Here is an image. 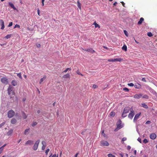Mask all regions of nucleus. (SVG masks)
Returning a JSON list of instances; mask_svg holds the SVG:
<instances>
[{"label":"nucleus","instance_id":"12","mask_svg":"<svg viewBox=\"0 0 157 157\" xmlns=\"http://www.w3.org/2000/svg\"><path fill=\"white\" fill-rule=\"evenodd\" d=\"M33 143V141L32 140H28L25 143V145H32Z\"/></svg>","mask_w":157,"mask_h":157},{"label":"nucleus","instance_id":"36","mask_svg":"<svg viewBox=\"0 0 157 157\" xmlns=\"http://www.w3.org/2000/svg\"><path fill=\"white\" fill-rule=\"evenodd\" d=\"M11 36V34L7 35L5 36V38L6 39H9L10 38Z\"/></svg>","mask_w":157,"mask_h":157},{"label":"nucleus","instance_id":"33","mask_svg":"<svg viewBox=\"0 0 157 157\" xmlns=\"http://www.w3.org/2000/svg\"><path fill=\"white\" fill-rule=\"evenodd\" d=\"M142 98H145L146 99H147L148 98V96L147 95L145 94L143 96H142Z\"/></svg>","mask_w":157,"mask_h":157},{"label":"nucleus","instance_id":"11","mask_svg":"<svg viewBox=\"0 0 157 157\" xmlns=\"http://www.w3.org/2000/svg\"><path fill=\"white\" fill-rule=\"evenodd\" d=\"M141 114V113H137V114H136L134 118V119H133V121H136L137 120L138 118L140 116V115Z\"/></svg>","mask_w":157,"mask_h":157},{"label":"nucleus","instance_id":"5","mask_svg":"<svg viewBox=\"0 0 157 157\" xmlns=\"http://www.w3.org/2000/svg\"><path fill=\"white\" fill-rule=\"evenodd\" d=\"M13 87L11 86H10L8 88L7 91L8 92V94L10 95V94H13L14 92L13 91Z\"/></svg>","mask_w":157,"mask_h":157},{"label":"nucleus","instance_id":"38","mask_svg":"<svg viewBox=\"0 0 157 157\" xmlns=\"http://www.w3.org/2000/svg\"><path fill=\"white\" fill-rule=\"evenodd\" d=\"M143 142L144 143L146 144L148 142V141L147 139H145L143 140Z\"/></svg>","mask_w":157,"mask_h":157},{"label":"nucleus","instance_id":"52","mask_svg":"<svg viewBox=\"0 0 157 157\" xmlns=\"http://www.w3.org/2000/svg\"><path fill=\"white\" fill-rule=\"evenodd\" d=\"M46 145H43L42 147V149L43 150H44L45 148Z\"/></svg>","mask_w":157,"mask_h":157},{"label":"nucleus","instance_id":"50","mask_svg":"<svg viewBox=\"0 0 157 157\" xmlns=\"http://www.w3.org/2000/svg\"><path fill=\"white\" fill-rule=\"evenodd\" d=\"M151 123V122L149 121H147L146 123V124H149Z\"/></svg>","mask_w":157,"mask_h":157},{"label":"nucleus","instance_id":"15","mask_svg":"<svg viewBox=\"0 0 157 157\" xmlns=\"http://www.w3.org/2000/svg\"><path fill=\"white\" fill-rule=\"evenodd\" d=\"M134 86L136 88L139 89L141 88V85L140 84L137 83L136 84L134 85Z\"/></svg>","mask_w":157,"mask_h":157},{"label":"nucleus","instance_id":"23","mask_svg":"<svg viewBox=\"0 0 157 157\" xmlns=\"http://www.w3.org/2000/svg\"><path fill=\"white\" fill-rule=\"evenodd\" d=\"M16 122V120L14 118H13L11 121V122L12 124H15Z\"/></svg>","mask_w":157,"mask_h":157},{"label":"nucleus","instance_id":"56","mask_svg":"<svg viewBox=\"0 0 157 157\" xmlns=\"http://www.w3.org/2000/svg\"><path fill=\"white\" fill-rule=\"evenodd\" d=\"M142 81L146 82V80L145 78H143L141 80Z\"/></svg>","mask_w":157,"mask_h":157},{"label":"nucleus","instance_id":"45","mask_svg":"<svg viewBox=\"0 0 157 157\" xmlns=\"http://www.w3.org/2000/svg\"><path fill=\"white\" fill-rule=\"evenodd\" d=\"M126 113H124L123 112V113H122V117H125L126 116Z\"/></svg>","mask_w":157,"mask_h":157},{"label":"nucleus","instance_id":"25","mask_svg":"<svg viewBox=\"0 0 157 157\" xmlns=\"http://www.w3.org/2000/svg\"><path fill=\"white\" fill-rule=\"evenodd\" d=\"M115 62V61H119L121 62L123 60V59L119 58H116L114 59Z\"/></svg>","mask_w":157,"mask_h":157},{"label":"nucleus","instance_id":"24","mask_svg":"<svg viewBox=\"0 0 157 157\" xmlns=\"http://www.w3.org/2000/svg\"><path fill=\"white\" fill-rule=\"evenodd\" d=\"M13 132V130L12 129H11L9 130L7 133V134L8 136L10 135Z\"/></svg>","mask_w":157,"mask_h":157},{"label":"nucleus","instance_id":"42","mask_svg":"<svg viewBox=\"0 0 157 157\" xmlns=\"http://www.w3.org/2000/svg\"><path fill=\"white\" fill-rule=\"evenodd\" d=\"M98 87V86L95 84H93V89H95L96 88H97Z\"/></svg>","mask_w":157,"mask_h":157},{"label":"nucleus","instance_id":"60","mask_svg":"<svg viewBox=\"0 0 157 157\" xmlns=\"http://www.w3.org/2000/svg\"><path fill=\"white\" fill-rule=\"evenodd\" d=\"M4 123H2L0 124V128H1L4 124Z\"/></svg>","mask_w":157,"mask_h":157},{"label":"nucleus","instance_id":"63","mask_svg":"<svg viewBox=\"0 0 157 157\" xmlns=\"http://www.w3.org/2000/svg\"><path fill=\"white\" fill-rule=\"evenodd\" d=\"M36 46L38 48H39L40 47V44H38L36 45Z\"/></svg>","mask_w":157,"mask_h":157},{"label":"nucleus","instance_id":"18","mask_svg":"<svg viewBox=\"0 0 157 157\" xmlns=\"http://www.w3.org/2000/svg\"><path fill=\"white\" fill-rule=\"evenodd\" d=\"M9 4L10 7L13 9L14 10H16V8L15 7L13 3L11 2H9Z\"/></svg>","mask_w":157,"mask_h":157},{"label":"nucleus","instance_id":"40","mask_svg":"<svg viewBox=\"0 0 157 157\" xmlns=\"http://www.w3.org/2000/svg\"><path fill=\"white\" fill-rule=\"evenodd\" d=\"M128 86H134V84L132 83H128Z\"/></svg>","mask_w":157,"mask_h":157},{"label":"nucleus","instance_id":"35","mask_svg":"<svg viewBox=\"0 0 157 157\" xmlns=\"http://www.w3.org/2000/svg\"><path fill=\"white\" fill-rule=\"evenodd\" d=\"M17 75L21 79L22 78V77L21 76V74L20 73L17 74Z\"/></svg>","mask_w":157,"mask_h":157},{"label":"nucleus","instance_id":"57","mask_svg":"<svg viewBox=\"0 0 157 157\" xmlns=\"http://www.w3.org/2000/svg\"><path fill=\"white\" fill-rule=\"evenodd\" d=\"M37 13H38V14L39 16H40V10L38 9V10H37Z\"/></svg>","mask_w":157,"mask_h":157},{"label":"nucleus","instance_id":"41","mask_svg":"<svg viewBox=\"0 0 157 157\" xmlns=\"http://www.w3.org/2000/svg\"><path fill=\"white\" fill-rule=\"evenodd\" d=\"M50 150L49 148L47 149L45 151V153L46 154V155H47L48 154V153L49 151Z\"/></svg>","mask_w":157,"mask_h":157},{"label":"nucleus","instance_id":"22","mask_svg":"<svg viewBox=\"0 0 157 157\" xmlns=\"http://www.w3.org/2000/svg\"><path fill=\"white\" fill-rule=\"evenodd\" d=\"M22 117H23V118L24 119H26V118H27V116L26 115V114L24 112H22Z\"/></svg>","mask_w":157,"mask_h":157},{"label":"nucleus","instance_id":"9","mask_svg":"<svg viewBox=\"0 0 157 157\" xmlns=\"http://www.w3.org/2000/svg\"><path fill=\"white\" fill-rule=\"evenodd\" d=\"M142 95L143 94H136L134 95V98H135L139 99L141 97Z\"/></svg>","mask_w":157,"mask_h":157},{"label":"nucleus","instance_id":"54","mask_svg":"<svg viewBox=\"0 0 157 157\" xmlns=\"http://www.w3.org/2000/svg\"><path fill=\"white\" fill-rule=\"evenodd\" d=\"M138 141L140 142V143H141V140L140 138H139L137 139Z\"/></svg>","mask_w":157,"mask_h":157},{"label":"nucleus","instance_id":"31","mask_svg":"<svg viewBox=\"0 0 157 157\" xmlns=\"http://www.w3.org/2000/svg\"><path fill=\"white\" fill-rule=\"evenodd\" d=\"M37 124V123L36 122H33L32 124V125L33 127H34Z\"/></svg>","mask_w":157,"mask_h":157},{"label":"nucleus","instance_id":"58","mask_svg":"<svg viewBox=\"0 0 157 157\" xmlns=\"http://www.w3.org/2000/svg\"><path fill=\"white\" fill-rule=\"evenodd\" d=\"M3 148H2V147L0 148V154L2 153L3 151Z\"/></svg>","mask_w":157,"mask_h":157},{"label":"nucleus","instance_id":"30","mask_svg":"<svg viewBox=\"0 0 157 157\" xmlns=\"http://www.w3.org/2000/svg\"><path fill=\"white\" fill-rule=\"evenodd\" d=\"M142 106L144 107L146 109L148 108V106L147 105H146L145 103H143L142 104Z\"/></svg>","mask_w":157,"mask_h":157},{"label":"nucleus","instance_id":"39","mask_svg":"<svg viewBox=\"0 0 157 157\" xmlns=\"http://www.w3.org/2000/svg\"><path fill=\"white\" fill-rule=\"evenodd\" d=\"M20 27V25H18V24H16L15 25L14 28V29H15V28H19Z\"/></svg>","mask_w":157,"mask_h":157},{"label":"nucleus","instance_id":"1","mask_svg":"<svg viewBox=\"0 0 157 157\" xmlns=\"http://www.w3.org/2000/svg\"><path fill=\"white\" fill-rule=\"evenodd\" d=\"M134 114V112L132 110V108L130 109V113L128 115V117L130 119H132Z\"/></svg>","mask_w":157,"mask_h":157},{"label":"nucleus","instance_id":"14","mask_svg":"<svg viewBox=\"0 0 157 157\" xmlns=\"http://www.w3.org/2000/svg\"><path fill=\"white\" fill-rule=\"evenodd\" d=\"M12 85L13 86H15L17 85V82L15 80H13L11 82Z\"/></svg>","mask_w":157,"mask_h":157},{"label":"nucleus","instance_id":"16","mask_svg":"<svg viewBox=\"0 0 157 157\" xmlns=\"http://www.w3.org/2000/svg\"><path fill=\"white\" fill-rule=\"evenodd\" d=\"M85 51H86L88 52H90L92 53H94L95 52V51L93 50L92 48L88 49L86 50Z\"/></svg>","mask_w":157,"mask_h":157},{"label":"nucleus","instance_id":"44","mask_svg":"<svg viewBox=\"0 0 157 157\" xmlns=\"http://www.w3.org/2000/svg\"><path fill=\"white\" fill-rule=\"evenodd\" d=\"M108 61L109 62H115L114 59H109L108 60Z\"/></svg>","mask_w":157,"mask_h":157},{"label":"nucleus","instance_id":"6","mask_svg":"<svg viewBox=\"0 0 157 157\" xmlns=\"http://www.w3.org/2000/svg\"><path fill=\"white\" fill-rule=\"evenodd\" d=\"M39 142V140H38L36 141L33 147V149L34 150H36L37 149Z\"/></svg>","mask_w":157,"mask_h":157},{"label":"nucleus","instance_id":"64","mask_svg":"<svg viewBox=\"0 0 157 157\" xmlns=\"http://www.w3.org/2000/svg\"><path fill=\"white\" fill-rule=\"evenodd\" d=\"M134 154L136 155V150H135L134 151Z\"/></svg>","mask_w":157,"mask_h":157},{"label":"nucleus","instance_id":"28","mask_svg":"<svg viewBox=\"0 0 157 157\" xmlns=\"http://www.w3.org/2000/svg\"><path fill=\"white\" fill-rule=\"evenodd\" d=\"M122 49L123 50H124L125 51H126L127 50V47L126 45H124L122 48Z\"/></svg>","mask_w":157,"mask_h":157},{"label":"nucleus","instance_id":"61","mask_svg":"<svg viewBox=\"0 0 157 157\" xmlns=\"http://www.w3.org/2000/svg\"><path fill=\"white\" fill-rule=\"evenodd\" d=\"M131 147L130 146H128L127 147V149L128 150H130Z\"/></svg>","mask_w":157,"mask_h":157},{"label":"nucleus","instance_id":"10","mask_svg":"<svg viewBox=\"0 0 157 157\" xmlns=\"http://www.w3.org/2000/svg\"><path fill=\"white\" fill-rule=\"evenodd\" d=\"M122 127L121 125V124H117V127L114 130V131L116 132L118 130L120 129Z\"/></svg>","mask_w":157,"mask_h":157},{"label":"nucleus","instance_id":"47","mask_svg":"<svg viewBox=\"0 0 157 157\" xmlns=\"http://www.w3.org/2000/svg\"><path fill=\"white\" fill-rule=\"evenodd\" d=\"M13 25V22H10L8 25V27H10Z\"/></svg>","mask_w":157,"mask_h":157},{"label":"nucleus","instance_id":"26","mask_svg":"<svg viewBox=\"0 0 157 157\" xmlns=\"http://www.w3.org/2000/svg\"><path fill=\"white\" fill-rule=\"evenodd\" d=\"M102 134L104 137H105L106 138H107V136L106 135L105 133H104V130H103L102 131Z\"/></svg>","mask_w":157,"mask_h":157},{"label":"nucleus","instance_id":"7","mask_svg":"<svg viewBox=\"0 0 157 157\" xmlns=\"http://www.w3.org/2000/svg\"><path fill=\"white\" fill-rule=\"evenodd\" d=\"M150 137L152 140H154L156 137V135L155 133H151L150 136Z\"/></svg>","mask_w":157,"mask_h":157},{"label":"nucleus","instance_id":"19","mask_svg":"<svg viewBox=\"0 0 157 157\" xmlns=\"http://www.w3.org/2000/svg\"><path fill=\"white\" fill-rule=\"evenodd\" d=\"M144 21V19L143 17H141L139 21L138 22V24L140 25L142 24L143 21Z\"/></svg>","mask_w":157,"mask_h":157},{"label":"nucleus","instance_id":"49","mask_svg":"<svg viewBox=\"0 0 157 157\" xmlns=\"http://www.w3.org/2000/svg\"><path fill=\"white\" fill-rule=\"evenodd\" d=\"M57 156L58 157V155H56V154H54L52 155L51 157H57Z\"/></svg>","mask_w":157,"mask_h":157},{"label":"nucleus","instance_id":"32","mask_svg":"<svg viewBox=\"0 0 157 157\" xmlns=\"http://www.w3.org/2000/svg\"><path fill=\"white\" fill-rule=\"evenodd\" d=\"M147 35L149 37H151L153 36L152 33L151 32L148 33H147Z\"/></svg>","mask_w":157,"mask_h":157},{"label":"nucleus","instance_id":"8","mask_svg":"<svg viewBox=\"0 0 157 157\" xmlns=\"http://www.w3.org/2000/svg\"><path fill=\"white\" fill-rule=\"evenodd\" d=\"M129 110L130 111V109L129 107H127L124 109L123 112L126 114L129 112Z\"/></svg>","mask_w":157,"mask_h":157},{"label":"nucleus","instance_id":"51","mask_svg":"<svg viewBox=\"0 0 157 157\" xmlns=\"http://www.w3.org/2000/svg\"><path fill=\"white\" fill-rule=\"evenodd\" d=\"M42 144L43 145H46V143L44 141H43L42 142Z\"/></svg>","mask_w":157,"mask_h":157},{"label":"nucleus","instance_id":"3","mask_svg":"<svg viewBox=\"0 0 157 157\" xmlns=\"http://www.w3.org/2000/svg\"><path fill=\"white\" fill-rule=\"evenodd\" d=\"M100 145L102 146H108L109 145V143L106 141L102 140L100 142Z\"/></svg>","mask_w":157,"mask_h":157},{"label":"nucleus","instance_id":"55","mask_svg":"<svg viewBox=\"0 0 157 157\" xmlns=\"http://www.w3.org/2000/svg\"><path fill=\"white\" fill-rule=\"evenodd\" d=\"M1 26H2V27L1 28V29H3L5 27L4 24H2V25H1Z\"/></svg>","mask_w":157,"mask_h":157},{"label":"nucleus","instance_id":"34","mask_svg":"<svg viewBox=\"0 0 157 157\" xmlns=\"http://www.w3.org/2000/svg\"><path fill=\"white\" fill-rule=\"evenodd\" d=\"M69 70L71 71V69L70 68H66V69L65 70H64L63 72H63H64V73L66 72Z\"/></svg>","mask_w":157,"mask_h":157},{"label":"nucleus","instance_id":"53","mask_svg":"<svg viewBox=\"0 0 157 157\" xmlns=\"http://www.w3.org/2000/svg\"><path fill=\"white\" fill-rule=\"evenodd\" d=\"M76 73H77L79 75H80V71H79V69H78V70L77 71H76Z\"/></svg>","mask_w":157,"mask_h":157},{"label":"nucleus","instance_id":"27","mask_svg":"<svg viewBox=\"0 0 157 157\" xmlns=\"http://www.w3.org/2000/svg\"><path fill=\"white\" fill-rule=\"evenodd\" d=\"M115 113L114 112L112 111L110 113V116L112 117H113L115 115Z\"/></svg>","mask_w":157,"mask_h":157},{"label":"nucleus","instance_id":"37","mask_svg":"<svg viewBox=\"0 0 157 157\" xmlns=\"http://www.w3.org/2000/svg\"><path fill=\"white\" fill-rule=\"evenodd\" d=\"M108 157H115V156L113 155L112 154H109L108 155Z\"/></svg>","mask_w":157,"mask_h":157},{"label":"nucleus","instance_id":"20","mask_svg":"<svg viewBox=\"0 0 157 157\" xmlns=\"http://www.w3.org/2000/svg\"><path fill=\"white\" fill-rule=\"evenodd\" d=\"M93 25H94L95 28H96L98 27L99 28H100V26L96 23V21H95L93 24Z\"/></svg>","mask_w":157,"mask_h":157},{"label":"nucleus","instance_id":"21","mask_svg":"<svg viewBox=\"0 0 157 157\" xmlns=\"http://www.w3.org/2000/svg\"><path fill=\"white\" fill-rule=\"evenodd\" d=\"M63 77L64 78H70V75L69 74H67L64 75Z\"/></svg>","mask_w":157,"mask_h":157},{"label":"nucleus","instance_id":"48","mask_svg":"<svg viewBox=\"0 0 157 157\" xmlns=\"http://www.w3.org/2000/svg\"><path fill=\"white\" fill-rule=\"evenodd\" d=\"M127 140V138L126 137H124L122 138V141H124Z\"/></svg>","mask_w":157,"mask_h":157},{"label":"nucleus","instance_id":"43","mask_svg":"<svg viewBox=\"0 0 157 157\" xmlns=\"http://www.w3.org/2000/svg\"><path fill=\"white\" fill-rule=\"evenodd\" d=\"M123 90H124L125 91H128L129 90L126 87L124 88L123 89Z\"/></svg>","mask_w":157,"mask_h":157},{"label":"nucleus","instance_id":"4","mask_svg":"<svg viewBox=\"0 0 157 157\" xmlns=\"http://www.w3.org/2000/svg\"><path fill=\"white\" fill-rule=\"evenodd\" d=\"M1 82L3 84L7 85L8 83V80L6 78L3 77L1 79Z\"/></svg>","mask_w":157,"mask_h":157},{"label":"nucleus","instance_id":"13","mask_svg":"<svg viewBox=\"0 0 157 157\" xmlns=\"http://www.w3.org/2000/svg\"><path fill=\"white\" fill-rule=\"evenodd\" d=\"M47 78V76L46 75H44L43 77L41 78L40 80V82H39V83L40 84H41V83L43 82V81L45 80Z\"/></svg>","mask_w":157,"mask_h":157},{"label":"nucleus","instance_id":"29","mask_svg":"<svg viewBox=\"0 0 157 157\" xmlns=\"http://www.w3.org/2000/svg\"><path fill=\"white\" fill-rule=\"evenodd\" d=\"M77 6L78 7V8L81 9V4L78 1H77Z\"/></svg>","mask_w":157,"mask_h":157},{"label":"nucleus","instance_id":"59","mask_svg":"<svg viewBox=\"0 0 157 157\" xmlns=\"http://www.w3.org/2000/svg\"><path fill=\"white\" fill-rule=\"evenodd\" d=\"M121 3H122L123 6L124 7H125V3H124V2H121Z\"/></svg>","mask_w":157,"mask_h":157},{"label":"nucleus","instance_id":"2","mask_svg":"<svg viewBox=\"0 0 157 157\" xmlns=\"http://www.w3.org/2000/svg\"><path fill=\"white\" fill-rule=\"evenodd\" d=\"M15 114L14 112L11 109L9 111L8 113V117L9 118H11L13 117Z\"/></svg>","mask_w":157,"mask_h":157},{"label":"nucleus","instance_id":"17","mask_svg":"<svg viewBox=\"0 0 157 157\" xmlns=\"http://www.w3.org/2000/svg\"><path fill=\"white\" fill-rule=\"evenodd\" d=\"M29 131H30V128H29L26 129L24 131V134L25 135H28L29 133Z\"/></svg>","mask_w":157,"mask_h":157},{"label":"nucleus","instance_id":"46","mask_svg":"<svg viewBox=\"0 0 157 157\" xmlns=\"http://www.w3.org/2000/svg\"><path fill=\"white\" fill-rule=\"evenodd\" d=\"M0 22L1 25L2 24H4V22L2 20H0Z\"/></svg>","mask_w":157,"mask_h":157},{"label":"nucleus","instance_id":"62","mask_svg":"<svg viewBox=\"0 0 157 157\" xmlns=\"http://www.w3.org/2000/svg\"><path fill=\"white\" fill-rule=\"evenodd\" d=\"M124 33L127 36V32L126 31V30H124Z\"/></svg>","mask_w":157,"mask_h":157}]
</instances>
